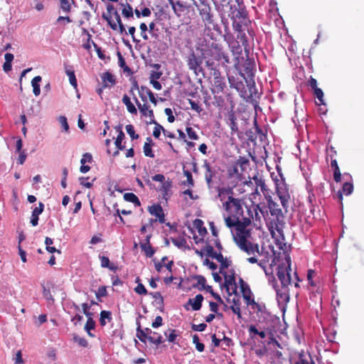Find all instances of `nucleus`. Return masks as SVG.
Returning <instances> with one entry per match:
<instances>
[{"mask_svg": "<svg viewBox=\"0 0 364 364\" xmlns=\"http://www.w3.org/2000/svg\"><path fill=\"white\" fill-rule=\"evenodd\" d=\"M233 304L230 306V309L232 310V311L235 314L239 319L242 318V315L240 313V307L238 300L236 301L235 299L232 300Z\"/></svg>", "mask_w": 364, "mask_h": 364, "instance_id": "7c9ffc66", "label": "nucleus"}, {"mask_svg": "<svg viewBox=\"0 0 364 364\" xmlns=\"http://www.w3.org/2000/svg\"><path fill=\"white\" fill-rule=\"evenodd\" d=\"M113 15H114V17L117 23H119V32L120 33V34H123L124 33L125 34H127V33L125 30V28H124L123 23H122L119 13L117 11H114L113 12Z\"/></svg>", "mask_w": 364, "mask_h": 364, "instance_id": "c756f323", "label": "nucleus"}, {"mask_svg": "<svg viewBox=\"0 0 364 364\" xmlns=\"http://www.w3.org/2000/svg\"><path fill=\"white\" fill-rule=\"evenodd\" d=\"M333 169V178L335 181L340 182L341 178V173L339 167H336Z\"/></svg>", "mask_w": 364, "mask_h": 364, "instance_id": "e2e57ef3", "label": "nucleus"}, {"mask_svg": "<svg viewBox=\"0 0 364 364\" xmlns=\"http://www.w3.org/2000/svg\"><path fill=\"white\" fill-rule=\"evenodd\" d=\"M136 336L142 342H145L146 339H147V336L142 331L140 326L136 328Z\"/></svg>", "mask_w": 364, "mask_h": 364, "instance_id": "5fc2aeb1", "label": "nucleus"}, {"mask_svg": "<svg viewBox=\"0 0 364 364\" xmlns=\"http://www.w3.org/2000/svg\"><path fill=\"white\" fill-rule=\"evenodd\" d=\"M256 254L259 255V250H258V252H255V254H250V255H252V257H248L247 259V261L251 264L257 263L259 267H261L263 269H265V261L264 260H258V259L256 257Z\"/></svg>", "mask_w": 364, "mask_h": 364, "instance_id": "393cba45", "label": "nucleus"}, {"mask_svg": "<svg viewBox=\"0 0 364 364\" xmlns=\"http://www.w3.org/2000/svg\"><path fill=\"white\" fill-rule=\"evenodd\" d=\"M229 83L230 87L235 88L237 91L241 92L243 94L242 90L244 89V84L242 81H237L234 77H228Z\"/></svg>", "mask_w": 364, "mask_h": 364, "instance_id": "412c9836", "label": "nucleus"}, {"mask_svg": "<svg viewBox=\"0 0 364 364\" xmlns=\"http://www.w3.org/2000/svg\"><path fill=\"white\" fill-rule=\"evenodd\" d=\"M88 319L85 324V328L87 331H90V330L95 328V321L92 320L91 316H87Z\"/></svg>", "mask_w": 364, "mask_h": 364, "instance_id": "052dcab7", "label": "nucleus"}, {"mask_svg": "<svg viewBox=\"0 0 364 364\" xmlns=\"http://www.w3.org/2000/svg\"><path fill=\"white\" fill-rule=\"evenodd\" d=\"M229 120L230 121V128H231L232 131V132L237 131V123L235 122L236 118H235L234 114H230L229 115Z\"/></svg>", "mask_w": 364, "mask_h": 364, "instance_id": "6e6d98bb", "label": "nucleus"}, {"mask_svg": "<svg viewBox=\"0 0 364 364\" xmlns=\"http://www.w3.org/2000/svg\"><path fill=\"white\" fill-rule=\"evenodd\" d=\"M107 294V288L105 286H101L98 288L95 293L96 297L100 299L101 297L106 296Z\"/></svg>", "mask_w": 364, "mask_h": 364, "instance_id": "09e8293b", "label": "nucleus"}, {"mask_svg": "<svg viewBox=\"0 0 364 364\" xmlns=\"http://www.w3.org/2000/svg\"><path fill=\"white\" fill-rule=\"evenodd\" d=\"M277 195L283 208L287 211L291 199L289 193L285 188L279 187L277 188Z\"/></svg>", "mask_w": 364, "mask_h": 364, "instance_id": "39448f33", "label": "nucleus"}, {"mask_svg": "<svg viewBox=\"0 0 364 364\" xmlns=\"http://www.w3.org/2000/svg\"><path fill=\"white\" fill-rule=\"evenodd\" d=\"M149 211L152 215L156 216L161 223H164V214L161 205H153L149 208Z\"/></svg>", "mask_w": 364, "mask_h": 364, "instance_id": "1a4fd4ad", "label": "nucleus"}, {"mask_svg": "<svg viewBox=\"0 0 364 364\" xmlns=\"http://www.w3.org/2000/svg\"><path fill=\"white\" fill-rule=\"evenodd\" d=\"M141 90L144 91L146 92L145 95H147L149 96L150 101L154 105H156L157 100L154 95V93L146 87L141 86Z\"/></svg>", "mask_w": 364, "mask_h": 364, "instance_id": "c9c22d12", "label": "nucleus"}, {"mask_svg": "<svg viewBox=\"0 0 364 364\" xmlns=\"http://www.w3.org/2000/svg\"><path fill=\"white\" fill-rule=\"evenodd\" d=\"M43 208L44 205L42 203H39L38 206L33 209L31 218V223L33 226L38 225V216L43 213Z\"/></svg>", "mask_w": 364, "mask_h": 364, "instance_id": "4468645a", "label": "nucleus"}, {"mask_svg": "<svg viewBox=\"0 0 364 364\" xmlns=\"http://www.w3.org/2000/svg\"><path fill=\"white\" fill-rule=\"evenodd\" d=\"M122 102L126 105L127 111L133 114H137V110L134 104L131 102L130 98L124 95L122 97Z\"/></svg>", "mask_w": 364, "mask_h": 364, "instance_id": "f3484780", "label": "nucleus"}, {"mask_svg": "<svg viewBox=\"0 0 364 364\" xmlns=\"http://www.w3.org/2000/svg\"><path fill=\"white\" fill-rule=\"evenodd\" d=\"M140 247L141 250L144 251L147 257H151L154 254V250L151 247L150 244H140Z\"/></svg>", "mask_w": 364, "mask_h": 364, "instance_id": "72a5a7b5", "label": "nucleus"}, {"mask_svg": "<svg viewBox=\"0 0 364 364\" xmlns=\"http://www.w3.org/2000/svg\"><path fill=\"white\" fill-rule=\"evenodd\" d=\"M291 271L290 265L288 267H279L277 270V277L281 283V287L277 284L274 278L270 279L269 282L276 291L277 299L279 304H283L289 301L288 285L291 284L290 272Z\"/></svg>", "mask_w": 364, "mask_h": 364, "instance_id": "f03ea898", "label": "nucleus"}, {"mask_svg": "<svg viewBox=\"0 0 364 364\" xmlns=\"http://www.w3.org/2000/svg\"><path fill=\"white\" fill-rule=\"evenodd\" d=\"M193 226L198 230L200 236H204L207 233L206 228L203 226V222L200 219H196L193 221Z\"/></svg>", "mask_w": 364, "mask_h": 364, "instance_id": "b1692460", "label": "nucleus"}, {"mask_svg": "<svg viewBox=\"0 0 364 364\" xmlns=\"http://www.w3.org/2000/svg\"><path fill=\"white\" fill-rule=\"evenodd\" d=\"M204 167L206 170L205 173V180L208 183H210L212 181V178L213 176V171H211L210 166L208 163H205Z\"/></svg>", "mask_w": 364, "mask_h": 364, "instance_id": "f704fd0d", "label": "nucleus"}, {"mask_svg": "<svg viewBox=\"0 0 364 364\" xmlns=\"http://www.w3.org/2000/svg\"><path fill=\"white\" fill-rule=\"evenodd\" d=\"M60 8L65 12H69L70 11V1L73 3V0H60Z\"/></svg>", "mask_w": 364, "mask_h": 364, "instance_id": "79ce46f5", "label": "nucleus"}, {"mask_svg": "<svg viewBox=\"0 0 364 364\" xmlns=\"http://www.w3.org/2000/svg\"><path fill=\"white\" fill-rule=\"evenodd\" d=\"M187 64L191 70H193L195 72H196L200 65V61L198 60L196 55L194 53H192L188 57Z\"/></svg>", "mask_w": 364, "mask_h": 364, "instance_id": "2eb2a0df", "label": "nucleus"}, {"mask_svg": "<svg viewBox=\"0 0 364 364\" xmlns=\"http://www.w3.org/2000/svg\"><path fill=\"white\" fill-rule=\"evenodd\" d=\"M222 208L225 224L231 229L233 240L238 247L247 255L257 252L258 245L252 242L250 230L240 223V217L243 214L241 200L229 196L223 203Z\"/></svg>", "mask_w": 364, "mask_h": 364, "instance_id": "f257e3e1", "label": "nucleus"}, {"mask_svg": "<svg viewBox=\"0 0 364 364\" xmlns=\"http://www.w3.org/2000/svg\"><path fill=\"white\" fill-rule=\"evenodd\" d=\"M291 360L292 364H315L311 357L303 352L292 357Z\"/></svg>", "mask_w": 364, "mask_h": 364, "instance_id": "0eeeda50", "label": "nucleus"}, {"mask_svg": "<svg viewBox=\"0 0 364 364\" xmlns=\"http://www.w3.org/2000/svg\"><path fill=\"white\" fill-rule=\"evenodd\" d=\"M141 112L144 116L149 117L151 121H154V112L146 103L145 104L144 109H143Z\"/></svg>", "mask_w": 364, "mask_h": 364, "instance_id": "4c0bfd02", "label": "nucleus"}, {"mask_svg": "<svg viewBox=\"0 0 364 364\" xmlns=\"http://www.w3.org/2000/svg\"><path fill=\"white\" fill-rule=\"evenodd\" d=\"M316 276V272L313 269H309L307 273V281L308 284L312 287H314L316 286L315 283L313 282V278Z\"/></svg>", "mask_w": 364, "mask_h": 364, "instance_id": "58836bf2", "label": "nucleus"}, {"mask_svg": "<svg viewBox=\"0 0 364 364\" xmlns=\"http://www.w3.org/2000/svg\"><path fill=\"white\" fill-rule=\"evenodd\" d=\"M246 16V13L242 9H236L232 11V18L234 20L233 26L235 27L236 19H244Z\"/></svg>", "mask_w": 364, "mask_h": 364, "instance_id": "6ab92c4d", "label": "nucleus"}, {"mask_svg": "<svg viewBox=\"0 0 364 364\" xmlns=\"http://www.w3.org/2000/svg\"><path fill=\"white\" fill-rule=\"evenodd\" d=\"M207 327V325L205 323H200V324H193L192 325V329L195 331H203L205 328Z\"/></svg>", "mask_w": 364, "mask_h": 364, "instance_id": "0e129e2a", "label": "nucleus"}, {"mask_svg": "<svg viewBox=\"0 0 364 364\" xmlns=\"http://www.w3.org/2000/svg\"><path fill=\"white\" fill-rule=\"evenodd\" d=\"M246 83L247 84V86L249 87V92L250 94L247 95L246 93H243L242 95L244 97H252L254 94H256V87L255 85V82L253 81L252 78L247 79L245 80Z\"/></svg>", "mask_w": 364, "mask_h": 364, "instance_id": "4be33fe9", "label": "nucleus"}, {"mask_svg": "<svg viewBox=\"0 0 364 364\" xmlns=\"http://www.w3.org/2000/svg\"><path fill=\"white\" fill-rule=\"evenodd\" d=\"M236 63L235 64V68L239 71L240 75L245 79L252 78L253 77V69L255 67L254 61L250 59L248 57L243 64L240 63L238 57L235 58Z\"/></svg>", "mask_w": 364, "mask_h": 364, "instance_id": "20e7f679", "label": "nucleus"}, {"mask_svg": "<svg viewBox=\"0 0 364 364\" xmlns=\"http://www.w3.org/2000/svg\"><path fill=\"white\" fill-rule=\"evenodd\" d=\"M104 87L112 86L115 84V79L113 75L107 72L102 75Z\"/></svg>", "mask_w": 364, "mask_h": 364, "instance_id": "a211bd4d", "label": "nucleus"}, {"mask_svg": "<svg viewBox=\"0 0 364 364\" xmlns=\"http://www.w3.org/2000/svg\"><path fill=\"white\" fill-rule=\"evenodd\" d=\"M186 132H187V134L188 136V137L191 139H193V140H197L198 139V134H196V132L193 130V128L191 127H187L186 128Z\"/></svg>", "mask_w": 364, "mask_h": 364, "instance_id": "4d7b16f0", "label": "nucleus"}, {"mask_svg": "<svg viewBox=\"0 0 364 364\" xmlns=\"http://www.w3.org/2000/svg\"><path fill=\"white\" fill-rule=\"evenodd\" d=\"M122 15L126 18L133 17V9L129 4H127L122 9Z\"/></svg>", "mask_w": 364, "mask_h": 364, "instance_id": "37998d69", "label": "nucleus"}, {"mask_svg": "<svg viewBox=\"0 0 364 364\" xmlns=\"http://www.w3.org/2000/svg\"><path fill=\"white\" fill-rule=\"evenodd\" d=\"M153 122L156 124L155 127L154 128L153 135L154 137L159 138V136L161 135V131L164 132V130H165V129L159 124L155 122L154 121H153Z\"/></svg>", "mask_w": 364, "mask_h": 364, "instance_id": "49530a36", "label": "nucleus"}, {"mask_svg": "<svg viewBox=\"0 0 364 364\" xmlns=\"http://www.w3.org/2000/svg\"><path fill=\"white\" fill-rule=\"evenodd\" d=\"M126 131L132 139H136L139 138V135L135 134L133 125H132V124L127 125Z\"/></svg>", "mask_w": 364, "mask_h": 364, "instance_id": "de8ad7c7", "label": "nucleus"}, {"mask_svg": "<svg viewBox=\"0 0 364 364\" xmlns=\"http://www.w3.org/2000/svg\"><path fill=\"white\" fill-rule=\"evenodd\" d=\"M203 301V295L197 294L194 298L189 299L188 304L191 306L193 311H198L201 308Z\"/></svg>", "mask_w": 364, "mask_h": 364, "instance_id": "ddd939ff", "label": "nucleus"}, {"mask_svg": "<svg viewBox=\"0 0 364 364\" xmlns=\"http://www.w3.org/2000/svg\"><path fill=\"white\" fill-rule=\"evenodd\" d=\"M42 80L41 76H36L31 81V85L33 87V92L35 96H38L41 93L39 82Z\"/></svg>", "mask_w": 364, "mask_h": 364, "instance_id": "aec40b11", "label": "nucleus"}, {"mask_svg": "<svg viewBox=\"0 0 364 364\" xmlns=\"http://www.w3.org/2000/svg\"><path fill=\"white\" fill-rule=\"evenodd\" d=\"M172 186V182L171 181H166L162 183L161 191H162L164 196L166 198V196H170V190Z\"/></svg>", "mask_w": 364, "mask_h": 364, "instance_id": "bb28decb", "label": "nucleus"}, {"mask_svg": "<svg viewBox=\"0 0 364 364\" xmlns=\"http://www.w3.org/2000/svg\"><path fill=\"white\" fill-rule=\"evenodd\" d=\"M124 198L128 202L134 203L136 205H140V201L137 196L132 193H127L124 195Z\"/></svg>", "mask_w": 364, "mask_h": 364, "instance_id": "cd10ccee", "label": "nucleus"}, {"mask_svg": "<svg viewBox=\"0 0 364 364\" xmlns=\"http://www.w3.org/2000/svg\"><path fill=\"white\" fill-rule=\"evenodd\" d=\"M264 197L267 201L268 208L272 215L277 217L282 215V210L279 208V205L273 201L272 197L265 193Z\"/></svg>", "mask_w": 364, "mask_h": 364, "instance_id": "423d86ee", "label": "nucleus"}, {"mask_svg": "<svg viewBox=\"0 0 364 364\" xmlns=\"http://www.w3.org/2000/svg\"><path fill=\"white\" fill-rule=\"evenodd\" d=\"M53 243V241L50 237H46L45 240V244L46 245V250L50 252L53 253L55 252H60V251L57 250L54 247H50V245H52Z\"/></svg>", "mask_w": 364, "mask_h": 364, "instance_id": "a18cd8bd", "label": "nucleus"}, {"mask_svg": "<svg viewBox=\"0 0 364 364\" xmlns=\"http://www.w3.org/2000/svg\"><path fill=\"white\" fill-rule=\"evenodd\" d=\"M58 122L60 124L63 129L65 132H69V125H68V122H67V118L65 117H64V116H60L58 118Z\"/></svg>", "mask_w": 364, "mask_h": 364, "instance_id": "c03bdc74", "label": "nucleus"}, {"mask_svg": "<svg viewBox=\"0 0 364 364\" xmlns=\"http://www.w3.org/2000/svg\"><path fill=\"white\" fill-rule=\"evenodd\" d=\"M308 86L311 89V90L314 92V95L315 96V98L318 99V88L317 87V81L314 78H311L309 81Z\"/></svg>", "mask_w": 364, "mask_h": 364, "instance_id": "2f4dec72", "label": "nucleus"}, {"mask_svg": "<svg viewBox=\"0 0 364 364\" xmlns=\"http://www.w3.org/2000/svg\"><path fill=\"white\" fill-rule=\"evenodd\" d=\"M162 318L160 316L156 317L155 321L152 323L151 326L156 328L162 325Z\"/></svg>", "mask_w": 364, "mask_h": 364, "instance_id": "774afa93", "label": "nucleus"}, {"mask_svg": "<svg viewBox=\"0 0 364 364\" xmlns=\"http://www.w3.org/2000/svg\"><path fill=\"white\" fill-rule=\"evenodd\" d=\"M102 18L104 19H105L108 24L109 25V26L111 27V28L114 31H119V23L116 22H114L112 19V17L111 16H109L106 14H103L102 15Z\"/></svg>", "mask_w": 364, "mask_h": 364, "instance_id": "473e14b6", "label": "nucleus"}, {"mask_svg": "<svg viewBox=\"0 0 364 364\" xmlns=\"http://www.w3.org/2000/svg\"><path fill=\"white\" fill-rule=\"evenodd\" d=\"M92 161V155L89 153H85L82 155V158L80 160V163L82 164H85V163H90Z\"/></svg>", "mask_w": 364, "mask_h": 364, "instance_id": "338daca9", "label": "nucleus"}, {"mask_svg": "<svg viewBox=\"0 0 364 364\" xmlns=\"http://www.w3.org/2000/svg\"><path fill=\"white\" fill-rule=\"evenodd\" d=\"M242 294H243V298L246 301V304L247 305H255L256 304L254 299L251 298V291L250 289H245L244 287H242Z\"/></svg>", "mask_w": 364, "mask_h": 364, "instance_id": "a878e982", "label": "nucleus"}, {"mask_svg": "<svg viewBox=\"0 0 364 364\" xmlns=\"http://www.w3.org/2000/svg\"><path fill=\"white\" fill-rule=\"evenodd\" d=\"M168 1L173 9L174 14L178 17H180L186 9V6L183 4V3L180 1H174L173 0H168Z\"/></svg>", "mask_w": 364, "mask_h": 364, "instance_id": "9b49d317", "label": "nucleus"}, {"mask_svg": "<svg viewBox=\"0 0 364 364\" xmlns=\"http://www.w3.org/2000/svg\"><path fill=\"white\" fill-rule=\"evenodd\" d=\"M193 343L196 345V348L199 352L204 350L205 346L202 343H200L199 338L197 335L193 336Z\"/></svg>", "mask_w": 364, "mask_h": 364, "instance_id": "a19ab883", "label": "nucleus"}, {"mask_svg": "<svg viewBox=\"0 0 364 364\" xmlns=\"http://www.w3.org/2000/svg\"><path fill=\"white\" fill-rule=\"evenodd\" d=\"M116 130L118 132V136L115 140L114 144L118 149L123 150L124 146L122 144V140L124 138V134L122 132V126H117L115 127Z\"/></svg>", "mask_w": 364, "mask_h": 364, "instance_id": "dca6fc26", "label": "nucleus"}, {"mask_svg": "<svg viewBox=\"0 0 364 364\" xmlns=\"http://www.w3.org/2000/svg\"><path fill=\"white\" fill-rule=\"evenodd\" d=\"M244 186L247 187L246 191H252L250 196V200L255 203L258 201L260 196L259 188L264 194L267 191L266 186L264 179L257 176H253L244 183Z\"/></svg>", "mask_w": 364, "mask_h": 364, "instance_id": "7ed1b4c3", "label": "nucleus"}, {"mask_svg": "<svg viewBox=\"0 0 364 364\" xmlns=\"http://www.w3.org/2000/svg\"><path fill=\"white\" fill-rule=\"evenodd\" d=\"M142 331L147 336V340H149V342L156 345H159L164 342V339L161 335L152 336V331L150 328H146L142 329Z\"/></svg>", "mask_w": 364, "mask_h": 364, "instance_id": "f8f14e48", "label": "nucleus"}, {"mask_svg": "<svg viewBox=\"0 0 364 364\" xmlns=\"http://www.w3.org/2000/svg\"><path fill=\"white\" fill-rule=\"evenodd\" d=\"M195 279L197 280V284L196 287H197L200 290L204 289L205 288V279L204 277L198 275L195 277Z\"/></svg>", "mask_w": 364, "mask_h": 364, "instance_id": "e433bc0d", "label": "nucleus"}, {"mask_svg": "<svg viewBox=\"0 0 364 364\" xmlns=\"http://www.w3.org/2000/svg\"><path fill=\"white\" fill-rule=\"evenodd\" d=\"M101 261V266L104 268H109L111 270H114L116 267L114 264H110L109 259L107 257L101 256L100 257Z\"/></svg>", "mask_w": 364, "mask_h": 364, "instance_id": "c85d7f7f", "label": "nucleus"}, {"mask_svg": "<svg viewBox=\"0 0 364 364\" xmlns=\"http://www.w3.org/2000/svg\"><path fill=\"white\" fill-rule=\"evenodd\" d=\"M134 291L136 293H137L138 294H140V295H146L147 294L146 289L141 283L138 284V285L135 287Z\"/></svg>", "mask_w": 364, "mask_h": 364, "instance_id": "3c124183", "label": "nucleus"}, {"mask_svg": "<svg viewBox=\"0 0 364 364\" xmlns=\"http://www.w3.org/2000/svg\"><path fill=\"white\" fill-rule=\"evenodd\" d=\"M353 191V185L351 183L346 182L343 183L342 190L338 191L336 196L338 198L340 203L342 205L343 195L348 196L352 193Z\"/></svg>", "mask_w": 364, "mask_h": 364, "instance_id": "6e6552de", "label": "nucleus"}, {"mask_svg": "<svg viewBox=\"0 0 364 364\" xmlns=\"http://www.w3.org/2000/svg\"><path fill=\"white\" fill-rule=\"evenodd\" d=\"M235 43L237 44L236 46H232V51L233 55H236L235 58L236 57L239 58V55L242 53V48L239 45L238 42H236Z\"/></svg>", "mask_w": 364, "mask_h": 364, "instance_id": "bf43d9fd", "label": "nucleus"}, {"mask_svg": "<svg viewBox=\"0 0 364 364\" xmlns=\"http://www.w3.org/2000/svg\"><path fill=\"white\" fill-rule=\"evenodd\" d=\"M105 319L111 320V313L107 311H102L100 313V323L102 326L106 324Z\"/></svg>", "mask_w": 364, "mask_h": 364, "instance_id": "ea45409f", "label": "nucleus"}, {"mask_svg": "<svg viewBox=\"0 0 364 364\" xmlns=\"http://www.w3.org/2000/svg\"><path fill=\"white\" fill-rule=\"evenodd\" d=\"M66 74L69 77V80H70V84L74 87H77V80H76L74 72L71 71V70H67Z\"/></svg>", "mask_w": 364, "mask_h": 364, "instance_id": "8fccbe9b", "label": "nucleus"}, {"mask_svg": "<svg viewBox=\"0 0 364 364\" xmlns=\"http://www.w3.org/2000/svg\"><path fill=\"white\" fill-rule=\"evenodd\" d=\"M172 242L178 247H183L186 244L184 238L172 239Z\"/></svg>", "mask_w": 364, "mask_h": 364, "instance_id": "13d9d810", "label": "nucleus"}, {"mask_svg": "<svg viewBox=\"0 0 364 364\" xmlns=\"http://www.w3.org/2000/svg\"><path fill=\"white\" fill-rule=\"evenodd\" d=\"M188 102L193 110L197 112L198 113H200L203 111V109L200 107L198 102L192 100H188Z\"/></svg>", "mask_w": 364, "mask_h": 364, "instance_id": "864d4df0", "label": "nucleus"}, {"mask_svg": "<svg viewBox=\"0 0 364 364\" xmlns=\"http://www.w3.org/2000/svg\"><path fill=\"white\" fill-rule=\"evenodd\" d=\"M140 29L141 31V36H142L143 39L147 40L148 36L146 32L148 28H147V26L146 25V23H141L140 24Z\"/></svg>", "mask_w": 364, "mask_h": 364, "instance_id": "69168bd1", "label": "nucleus"}, {"mask_svg": "<svg viewBox=\"0 0 364 364\" xmlns=\"http://www.w3.org/2000/svg\"><path fill=\"white\" fill-rule=\"evenodd\" d=\"M151 142H152V140L150 137L146 138V141L145 142L143 149H144V155L146 156L154 158V154H153V151L151 149Z\"/></svg>", "mask_w": 364, "mask_h": 364, "instance_id": "5701e85b", "label": "nucleus"}, {"mask_svg": "<svg viewBox=\"0 0 364 364\" xmlns=\"http://www.w3.org/2000/svg\"><path fill=\"white\" fill-rule=\"evenodd\" d=\"M42 287L43 296L49 304H53L54 303V299L51 294V289L54 287V285L51 282H47L46 284H42Z\"/></svg>", "mask_w": 364, "mask_h": 364, "instance_id": "9d476101", "label": "nucleus"}, {"mask_svg": "<svg viewBox=\"0 0 364 364\" xmlns=\"http://www.w3.org/2000/svg\"><path fill=\"white\" fill-rule=\"evenodd\" d=\"M164 112H165L166 115L168 117V122H170V123L173 122L174 120H175V117L173 115L171 109L166 108L165 110H164Z\"/></svg>", "mask_w": 364, "mask_h": 364, "instance_id": "680f3d73", "label": "nucleus"}, {"mask_svg": "<svg viewBox=\"0 0 364 364\" xmlns=\"http://www.w3.org/2000/svg\"><path fill=\"white\" fill-rule=\"evenodd\" d=\"M133 89H137V90H139V96H140V97L141 98L142 101H143V102H146V95H145V94H146V92H145L144 91H142V90H141V87L140 88H139L138 85H137V83L136 82V83H134V84L133 85V87H132V90H131V92H133Z\"/></svg>", "mask_w": 364, "mask_h": 364, "instance_id": "603ef678", "label": "nucleus"}]
</instances>
